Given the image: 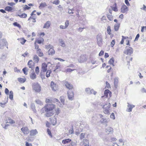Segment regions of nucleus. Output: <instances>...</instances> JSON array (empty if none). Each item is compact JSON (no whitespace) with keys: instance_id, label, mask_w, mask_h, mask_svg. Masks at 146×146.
I'll return each mask as SVG.
<instances>
[{"instance_id":"nucleus-31","label":"nucleus","mask_w":146,"mask_h":146,"mask_svg":"<svg viewBox=\"0 0 146 146\" xmlns=\"http://www.w3.org/2000/svg\"><path fill=\"white\" fill-rule=\"evenodd\" d=\"M16 16H17L19 17H20L21 18H26L27 17V15L26 14L23 13L21 15L18 14V15H16Z\"/></svg>"},{"instance_id":"nucleus-3","label":"nucleus","mask_w":146,"mask_h":146,"mask_svg":"<svg viewBox=\"0 0 146 146\" xmlns=\"http://www.w3.org/2000/svg\"><path fill=\"white\" fill-rule=\"evenodd\" d=\"M55 107V105L53 104H47L46 105L44 108H43L42 110H52Z\"/></svg>"},{"instance_id":"nucleus-24","label":"nucleus","mask_w":146,"mask_h":146,"mask_svg":"<svg viewBox=\"0 0 146 146\" xmlns=\"http://www.w3.org/2000/svg\"><path fill=\"white\" fill-rule=\"evenodd\" d=\"M7 123H9L11 124H13L15 123V121L11 119L10 117H8L7 119Z\"/></svg>"},{"instance_id":"nucleus-54","label":"nucleus","mask_w":146,"mask_h":146,"mask_svg":"<svg viewBox=\"0 0 146 146\" xmlns=\"http://www.w3.org/2000/svg\"><path fill=\"white\" fill-rule=\"evenodd\" d=\"M27 68L26 67H25L23 68L22 69L23 71V72L26 75L27 74V73L26 72Z\"/></svg>"},{"instance_id":"nucleus-32","label":"nucleus","mask_w":146,"mask_h":146,"mask_svg":"<svg viewBox=\"0 0 146 146\" xmlns=\"http://www.w3.org/2000/svg\"><path fill=\"white\" fill-rule=\"evenodd\" d=\"M120 24H115L114 26V29L115 31H117L119 27Z\"/></svg>"},{"instance_id":"nucleus-10","label":"nucleus","mask_w":146,"mask_h":146,"mask_svg":"<svg viewBox=\"0 0 146 146\" xmlns=\"http://www.w3.org/2000/svg\"><path fill=\"white\" fill-rule=\"evenodd\" d=\"M86 60V55H82L78 59L79 62L82 63L85 61Z\"/></svg>"},{"instance_id":"nucleus-25","label":"nucleus","mask_w":146,"mask_h":146,"mask_svg":"<svg viewBox=\"0 0 146 146\" xmlns=\"http://www.w3.org/2000/svg\"><path fill=\"white\" fill-rule=\"evenodd\" d=\"M31 107L33 112L35 113L36 112V111L35 109V104L33 103H31Z\"/></svg>"},{"instance_id":"nucleus-15","label":"nucleus","mask_w":146,"mask_h":146,"mask_svg":"<svg viewBox=\"0 0 146 146\" xmlns=\"http://www.w3.org/2000/svg\"><path fill=\"white\" fill-rule=\"evenodd\" d=\"M6 41L5 39H2L0 43V49H2L4 45H5L6 43Z\"/></svg>"},{"instance_id":"nucleus-27","label":"nucleus","mask_w":146,"mask_h":146,"mask_svg":"<svg viewBox=\"0 0 146 146\" xmlns=\"http://www.w3.org/2000/svg\"><path fill=\"white\" fill-rule=\"evenodd\" d=\"M71 141V140L70 139H65L63 140L62 143L64 144H66L68 143Z\"/></svg>"},{"instance_id":"nucleus-44","label":"nucleus","mask_w":146,"mask_h":146,"mask_svg":"<svg viewBox=\"0 0 146 146\" xmlns=\"http://www.w3.org/2000/svg\"><path fill=\"white\" fill-rule=\"evenodd\" d=\"M50 85L51 86L52 90L54 91H55L56 89L53 88V86H55V84H54V82L52 81L51 82L50 84Z\"/></svg>"},{"instance_id":"nucleus-53","label":"nucleus","mask_w":146,"mask_h":146,"mask_svg":"<svg viewBox=\"0 0 146 146\" xmlns=\"http://www.w3.org/2000/svg\"><path fill=\"white\" fill-rule=\"evenodd\" d=\"M25 7H24V10H29L31 8L30 7H29L27 5H25Z\"/></svg>"},{"instance_id":"nucleus-13","label":"nucleus","mask_w":146,"mask_h":146,"mask_svg":"<svg viewBox=\"0 0 146 146\" xmlns=\"http://www.w3.org/2000/svg\"><path fill=\"white\" fill-rule=\"evenodd\" d=\"M21 130L24 134H27L29 133V131L27 127H24L21 128Z\"/></svg>"},{"instance_id":"nucleus-2","label":"nucleus","mask_w":146,"mask_h":146,"mask_svg":"<svg viewBox=\"0 0 146 146\" xmlns=\"http://www.w3.org/2000/svg\"><path fill=\"white\" fill-rule=\"evenodd\" d=\"M33 90H35V92H39L41 90L40 85L37 82L34 83L32 84Z\"/></svg>"},{"instance_id":"nucleus-26","label":"nucleus","mask_w":146,"mask_h":146,"mask_svg":"<svg viewBox=\"0 0 146 146\" xmlns=\"http://www.w3.org/2000/svg\"><path fill=\"white\" fill-rule=\"evenodd\" d=\"M55 53V51L53 48H50L48 51V53L49 55H52Z\"/></svg>"},{"instance_id":"nucleus-45","label":"nucleus","mask_w":146,"mask_h":146,"mask_svg":"<svg viewBox=\"0 0 146 146\" xmlns=\"http://www.w3.org/2000/svg\"><path fill=\"white\" fill-rule=\"evenodd\" d=\"M85 136V135L84 133H82L80 135V139H82L84 138Z\"/></svg>"},{"instance_id":"nucleus-35","label":"nucleus","mask_w":146,"mask_h":146,"mask_svg":"<svg viewBox=\"0 0 146 146\" xmlns=\"http://www.w3.org/2000/svg\"><path fill=\"white\" fill-rule=\"evenodd\" d=\"M104 94L105 95L107 96L109 94V95L111 94V92L108 89L106 90L104 92Z\"/></svg>"},{"instance_id":"nucleus-51","label":"nucleus","mask_w":146,"mask_h":146,"mask_svg":"<svg viewBox=\"0 0 146 146\" xmlns=\"http://www.w3.org/2000/svg\"><path fill=\"white\" fill-rule=\"evenodd\" d=\"M52 3L56 5H58L60 3V1L59 0H56L54 1Z\"/></svg>"},{"instance_id":"nucleus-34","label":"nucleus","mask_w":146,"mask_h":146,"mask_svg":"<svg viewBox=\"0 0 146 146\" xmlns=\"http://www.w3.org/2000/svg\"><path fill=\"white\" fill-rule=\"evenodd\" d=\"M18 81L21 83H24L26 81V79L25 78H18Z\"/></svg>"},{"instance_id":"nucleus-1","label":"nucleus","mask_w":146,"mask_h":146,"mask_svg":"<svg viewBox=\"0 0 146 146\" xmlns=\"http://www.w3.org/2000/svg\"><path fill=\"white\" fill-rule=\"evenodd\" d=\"M111 105L110 103H108L105 105L102 106V108H103L104 110V112L105 113L108 114H110V110Z\"/></svg>"},{"instance_id":"nucleus-21","label":"nucleus","mask_w":146,"mask_h":146,"mask_svg":"<svg viewBox=\"0 0 146 146\" xmlns=\"http://www.w3.org/2000/svg\"><path fill=\"white\" fill-rule=\"evenodd\" d=\"M5 10L6 11L9 12H12L14 11V10L13 9L12 7L11 6H7L5 8Z\"/></svg>"},{"instance_id":"nucleus-49","label":"nucleus","mask_w":146,"mask_h":146,"mask_svg":"<svg viewBox=\"0 0 146 146\" xmlns=\"http://www.w3.org/2000/svg\"><path fill=\"white\" fill-rule=\"evenodd\" d=\"M40 75L41 78L42 80L45 78L44 74V73H42V72H41Z\"/></svg>"},{"instance_id":"nucleus-52","label":"nucleus","mask_w":146,"mask_h":146,"mask_svg":"<svg viewBox=\"0 0 146 146\" xmlns=\"http://www.w3.org/2000/svg\"><path fill=\"white\" fill-rule=\"evenodd\" d=\"M35 71L36 73L37 74H38L39 72V68L38 66H37L35 68Z\"/></svg>"},{"instance_id":"nucleus-28","label":"nucleus","mask_w":146,"mask_h":146,"mask_svg":"<svg viewBox=\"0 0 146 146\" xmlns=\"http://www.w3.org/2000/svg\"><path fill=\"white\" fill-rule=\"evenodd\" d=\"M59 42L61 44L60 46L62 47H64L65 46V44L63 40L61 39H59L58 40Z\"/></svg>"},{"instance_id":"nucleus-14","label":"nucleus","mask_w":146,"mask_h":146,"mask_svg":"<svg viewBox=\"0 0 146 146\" xmlns=\"http://www.w3.org/2000/svg\"><path fill=\"white\" fill-rule=\"evenodd\" d=\"M47 65L45 63H43L42 65V71L43 72H46L47 71Z\"/></svg>"},{"instance_id":"nucleus-50","label":"nucleus","mask_w":146,"mask_h":146,"mask_svg":"<svg viewBox=\"0 0 146 146\" xmlns=\"http://www.w3.org/2000/svg\"><path fill=\"white\" fill-rule=\"evenodd\" d=\"M111 8L115 12H117L118 11V9L117 7H111Z\"/></svg>"},{"instance_id":"nucleus-59","label":"nucleus","mask_w":146,"mask_h":146,"mask_svg":"<svg viewBox=\"0 0 146 146\" xmlns=\"http://www.w3.org/2000/svg\"><path fill=\"white\" fill-rule=\"evenodd\" d=\"M35 102L38 104H42V102L39 100H35Z\"/></svg>"},{"instance_id":"nucleus-12","label":"nucleus","mask_w":146,"mask_h":146,"mask_svg":"<svg viewBox=\"0 0 146 146\" xmlns=\"http://www.w3.org/2000/svg\"><path fill=\"white\" fill-rule=\"evenodd\" d=\"M127 111L129 112H131L132 111V109L135 107V106L130 104L128 103H127Z\"/></svg>"},{"instance_id":"nucleus-40","label":"nucleus","mask_w":146,"mask_h":146,"mask_svg":"<svg viewBox=\"0 0 146 146\" xmlns=\"http://www.w3.org/2000/svg\"><path fill=\"white\" fill-rule=\"evenodd\" d=\"M107 17L108 19L110 21H112L113 19V16L111 15H107Z\"/></svg>"},{"instance_id":"nucleus-57","label":"nucleus","mask_w":146,"mask_h":146,"mask_svg":"<svg viewBox=\"0 0 146 146\" xmlns=\"http://www.w3.org/2000/svg\"><path fill=\"white\" fill-rule=\"evenodd\" d=\"M47 132L48 134L51 137H52L51 132L49 129H47Z\"/></svg>"},{"instance_id":"nucleus-48","label":"nucleus","mask_w":146,"mask_h":146,"mask_svg":"<svg viewBox=\"0 0 146 146\" xmlns=\"http://www.w3.org/2000/svg\"><path fill=\"white\" fill-rule=\"evenodd\" d=\"M60 99L62 103H64V97L63 96H61L60 97Z\"/></svg>"},{"instance_id":"nucleus-9","label":"nucleus","mask_w":146,"mask_h":146,"mask_svg":"<svg viewBox=\"0 0 146 146\" xmlns=\"http://www.w3.org/2000/svg\"><path fill=\"white\" fill-rule=\"evenodd\" d=\"M66 88L69 90H72L73 88V86L67 81H65L64 82Z\"/></svg>"},{"instance_id":"nucleus-19","label":"nucleus","mask_w":146,"mask_h":146,"mask_svg":"<svg viewBox=\"0 0 146 146\" xmlns=\"http://www.w3.org/2000/svg\"><path fill=\"white\" fill-rule=\"evenodd\" d=\"M50 21H47L44 24L43 28L47 29H48L50 27Z\"/></svg>"},{"instance_id":"nucleus-62","label":"nucleus","mask_w":146,"mask_h":146,"mask_svg":"<svg viewBox=\"0 0 146 146\" xmlns=\"http://www.w3.org/2000/svg\"><path fill=\"white\" fill-rule=\"evenodd\" d=\"M139 37V34H137L135 38V39L134 40V41H136L138 40Z\"/></svg>"},{"instance_id":"nucleus-60","label":"nucleus","mask_w":146,"mask_h":146,"mask_svg":"<svg viewBox=\"0 0 146 146\" xmlns=\"http://www.w3.org/2000/svg\"><path fill=\"white\" fill-rule=\"evenodd\" d=\"M115 43V40H113L111 42V46L112 47H113Z\"/></svg>"},{"instance_id":"nucleus-43","label":"nucleus","mask_w":146,"mask_h":146,"mask_svg":"<svg viewBox=\"0 0 146 146\" xmlns=\"http://www.w3.org/2000/svg\"><path fill=\"white\" fill-rule=\"evenodd\" d=\"M114 59L113 58H111L108 62L109 64H113L114 62Z\"/></svg>"},{"instance_id":"nucleus-29","label":"nucleus","mask_w":146,"mask_h":146,"mask_svg":"<svg viewBox=\"0 0 146 146\" xmlns=\"http://www.w3.org/2000/svg\"><path fill=\"white\" fill-rule=\"evenodd\" d=\"M47 6V5L45 2L41 3L39 6L40 9L44 7Z\"/></svg>"},{"instance_id":"nucleus-11","label":"nucleus","mask_w":146,"mask_h":146,"mask_svg":"<svg viewBox=\"0 0 146 146\" xmlns=\"http://www.w3.org/2000/svg\"><path fill=\"white\" fill-rule=\"evenodd\" d=\"M34 63L31 60H30L29 61L28 63V65L29 66V67L32 70H34Z\"/></svg>"},{"instance_id":"nucleus-8","label":"nucleus","mask_w":146,"mask_h":146,"mask_svg":"<svg viewBox=\"0 0 146 146\" xmlns=\"http://www.w3.org/2000/svg\"><path fill=\"white\" fill-rule=\"evenodd\" d=\"M67 94L69 99L70 100H73L74 96L73 92L71 90H70L68 91Z\"/></svg>"},{"instance_id":"nucleus-37","label":"nucleus","mask_w":146,"mask_h":146,"mask_svg":"<svg viewBox=\"0 0 146 146\" xmlns=\"http://www.w3.org/2000/svg\"><path fill=\"white\" fill-rule=\"evenodd\" d=\"M19 40L20 41V42L22 44H24L26 41V40L25 39L23 38H20L19 39Z\"/></svg>"},{"instance_id":"nucleus-30","label":"nucleus","mask_w":146,"mask_h":146,"mask_svg":"<svg viewBox=\"0 0 146 146\" xmlns=\"http://www.w3.org/2000/svg\"><path fill=\"white\" fill-rule=\"evenodd\" d=\"M37 53L39 56H42L43 55V54L42 52H41L40 49H38L37 50Z\"/></svg>"},{"instance_id":"nucleus-41","label":"nucleus","mask_w":146,"mask_h":146,"mask_svg":"<svg viewBox=\"0 0 146 146\" xmlns=\"http://www.w3.org/2000/svg\"><path fill=\"white\" fill-rule=\"evenodd\" d=\"M8 97H7V100L6 101V102L5 103H0V106H1V107L2 108H4L5 107V106L8 102Z\"/></svg>"},{"instance_id":"nucleus-7","label":"nucleus","mask_w":146,"mask_h":146,"mask_svg":"<svg viewBox=\"0 0 146 146\" xmlns=\"http://www.w3.org/2000/svg\"><path fill=\"white\" fill-rule=\"evenodd\" d=\"M85 91L87 94L90 95L93 94L94 95L97 93V92L94 91L93 89H91L89 88H86L85 89Z\"/></svg>"},{"instance_id":"nucleus-33","label":"nucleus","mask_w":146,"mask_h":146,"mask_svg":"<svg viewBox=\"0 0 146 146\" xmlns=\"http://www.w3.org/2000/svg\"><path fill=\"white\" fill-rule=\"evenodd\" d=\"M13 92L12 91H11L9 92V98L11 100H13Z\"/></svg>"},{"instance_id":"nucleus-5","label":"nucleus","mask_w":146,"mask_h":146,"mask_svg":"<svg viewBox=\"0 0 146 146\" xmlns=\"http://www.w3.org/2000/svg\"><path fill=\"white\" fill-rule=\"evenodd\" d=\"M125 49L126 50L124 52V54L130 55L133 53V50L131 47L126 46L125 47Z\"/></svg>"},{"instance_id":"nucleus-39","label":"nucleus","mask_w":146,"mask_h":146,"mask_svg":"<svg viewBox=\"0 0 146 146\" xmlns=\"http://www.w3.org/2000/svg\"><path fill=\"white\" fill-rule=\"evenodd\" d=\"M51 72V71L50 70H48L47 71L46 74V76L47 77H49L50 76V74Z\"/></svg>"},{"instance_id":"nucleus-16","label":"nucleus","mask_w":146,"mask_h":146,"mask_svg":"<svg viewBox=\"0 0 146 146\" xmlns=\"http://www.w3.org/2000/svg\"><path fill=\"white\" fill-rule=\"evenodd\" d=\"M38 133V132L36 129L31 130L30 131V135L31 136H35Z\"/></svg>"},{"instance_id":"nucleus-23","label":"nucleus","mask_w":146,"mask_h":146,"mask_svg":"<svg viewBox=\"0 0 146 146\" xmlns=\"http://www.w3.org/2000/svg\"><path fill=\"white\" fill-rule=\"evenodd\" d=\"M39 58L37 55H35L33 58V60L35 63H37L38 62Z\"/></svg>"},{"instance_id":"nucleus-63","label":"nucleus","mask_w":146,"mask_h":146,"mask_svg":"<svg viewBox=\"0 0 146 146\" xmlns=\"http://www.w3.org/2000/svg\"><path fill=\"white\" fill-rule=\"evenodd\" d=\"M141 9L146 11V6L145 5L143 4V7L142 8H141Z\"/></svg>"},{"instance_id":"nucleus-18","label":"nucleus","mask_w":146,"mask_h":146,"mask_svg":"<svg viewBox=\"0 0 146 146\" xmlns=\"http://www.w3.org/2000/svg\"><path fill=\"white\" fill-rule=\"evenodd\" d=\"M46 112V115L47 117H49L53 115V113L52 110L45 111Z\"/></svg>"},{"instance_id":"nucleus-36","label":"nucleus","mask_w":146,"mask_h":146,"mask_svg":"<svg viewBox=\"0 0 146 146\" xmlns=\"http://www.w3.org/2000/svg\"><path fill=\"white\" fill-rule=\"evenodd\" d=\"M118 82V80L117 78H115L114 79V84L115 87L116 88L117 86V84Z\"/></svg>"},{"instance_id":"nucleus-4","label":"nucleus","mask_w":146,"mask_h":146,"mask_svg":"<svg viewBox=\"0 0 146 146\" xmlns=\"http://www.w3.org/2000/svg\"><path fill=\"white\" fill-rule=\"evenodd\" d=\"M97 44L99 46H101L103 44L102 36L101 34H98L97 36Z\"/></svg>"},{"instance_id":"nucleus-22","label":"nucleus","mask_w":146,"mask_h":146,"mask_svg":"<svg viewBox=\"0 0 146 146\" xmlns=\"http://www.w3.org/2000/svg\"><path fill=\"white\" fill-rule=\"evenodd\" d=\"M7 57V54L6 53H3L0 59L3 61H4Z\"/></svg>"},{"instance_id":"nucleus-42","label":"nucleus","mask_w":146,"mask_h":146,"mask_svg":"<svg viewBox=\"0 0 146 146\" xmlns=\"http://www.w3.org/2000/svg\"><path fill=\"white\" fill-rule=\"evenodd\" d=\"M107 33L109 35H110L111 34V30L110 26H109L108 27L107 29Z\"/></svg>"},{"instance_id":"nucleus-55","label":"nucleus","mask_w":146,"mask_h":146,"mask_svg":"<svg viewBox=\"0 0 146 146\" xmlns=\"http://www.w3.org/2000/svg\"><path fill=\"white\" fill-rule=\"evenodd\" d=\"M45 46L46 48L48 49H49V48H50H50H52L53 47V46L50 44L46 45Z\"/></svg>"},{"instance_id":"nucleus-64","label":"nucleus","mask_w":146,"mask_h":146,"mask_svg":"<svg viewBox=\"0 0 146 146\" xmlns=\"http://www.w3.org/2000/svg\"><path fill=\"white\" fill-rule=\"evenodd\" d=\"M25 142V145L26 146H32L31 143H29L27 141H26Z\"/></svg>"},{"instance_id":"nucleus-46","label":"nucleus","mask_w":146,"mask_h":146,"mask_svg":"<svg viewBox=\"0 0 146 146\" xmlns=\"http://www.w3.org/2000/svg\"><path fill=\"white\" fill-rule=\"evenodd\" d=\"M100 122L102 123H104L107 122V120L106 119L102 118L100 120Z\"/></svg>"},{"instance_id":"nucleus-47","label":"nucleus","mask_w":146,"mask_h":146,"mask_svg":"<svg viewBox=\"0 0 146 146\" xmlns=\"http://www.w3.org/2000/svg\"><path fill=\"white\" fill-rule=\"evenodd\" d=\"M33 19V21L32 22H36V21L35 20V18L34 17H31V16H30L29 18V19H28V21H29L30 20V19Z\"/></svg>"},{"instance_id":"nucleus-17","label":"nucleus","mask_w":146,"mask_h":146,"mask_svg":"<svg viewBox=\"0 0 146 146\" xmlns=\"http://www.w3.org/2000/svg\"><path fill=\"white\" fill-rule=\"evenodd\" d=\"M113 129L111 127H108L106 130V133L108 134L112 133L113 132Z\"/></svg>"},{"instance_id":"nucleus-38","label":"nucleus","mask_w":146,"mask_h":146,"mask_svg":"<svg viewBox=\"0 0 146 146\" xmlns=\"http://www.w3.org/2000/svg\"><path fill=\"white\" fill-rule=\"evenodd\" d=\"M13 25L16 27H17L19 28H21V25L17 22H15L13 23Z\"/></svg>"},{"instance_id":"nucleus-61","label":"nucleus","mask_w":146,"mask_h":146,"mask_svg":"<svg viewBox=\"0 0 146 146\" xmlns=\"http://www.w3.org/2000/svg\"><path fill=\"white\" fill-rule=\"evenodd\" d=\"M9 91L7 88H6L5 89V94L6 95H8L9 94Z\"/></svg>"},{"instance_id":"nucleus-20","label":"nucleus","mask_w":146,"mask_h":146,"mask_svg":"<svg viewBox=\"0 0 146 146\" xmlns=\"http://www.w3.org/2000/svg\"><path fill=\"white\" fill-rule=\"evenodd\" d=\"M33 70V72L30 74V77L31 79L34 80L36 78V76L34 70Z\"/></svg>"},{"instance_id":"nucleus-58","label":"nucleus","mask_w":146,"mask_h":146,"mask_svg":"<svg viewBox=\"0 0 146 146\" xmlns=\"http://www.w3.org/2000/svg\"><path fill=\"white\" fill-rule=\"evenodd\" d=\"M69 24V22L68 20H66L65 23V27L66 28Z\"/></svg>"},{"instance_id":"nucleus-56","label":"nucleus","mask_w":146,"mask_h":146,"mask_svg":"<svg viewBox=\"0 0 146 146\" xmlns=\"http://www.w3.org/2000/svg\"><path fill=\"white\" fill-rule=\"evenodd\" d=\"M106 85L105 87L106 88H110V84L107 81L106 82Z\"/></svg>"},{"instance_id":"nucleus-6","label":"nucleus","mask_w":146,"mask_h":146,"mask_svg":"<svg viewBox=\"0 0 146 146\" xmlns=\"http://www.w3.org/2000/svg\"><path fill=\"white\" fill-rule=\"evenodd\" d=\"M128 11V7L123 4L121 9V12L122 13H127Z\"/></svg>"}]
</instances>
